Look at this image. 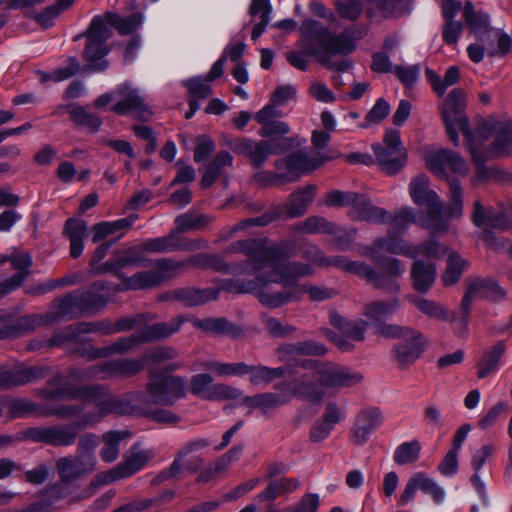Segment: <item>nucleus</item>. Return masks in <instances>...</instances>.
<instances>
[{
  "mask_svg": "<svg viewBox=\"0 0 512 512\" xmlns=\"http://www.w3.org/2000/svg\"><path fill=\"white\" fill-rule=\"evenodd\" d=\"M48 388L41 392L45 400H84L95 402L93 409L86 411L80 419L73 424L53 425L47 427H34L25 432V437L33 442L44 443L54 447L72 446L81 430L94 427L103 418L112 412H124L123 403L108 396V388L101 384H88L69 386L65 383V377L56 374L47 382Z\"/></svg>",
  "mask_w": 512,
  "mask_h": 512,
  "instance_id": "1",
  "label": "nucleus"
},
{
  "mask_svg": "<svg viewBox=\"0 0 512 512\" xmlns=\"http://www.w3.org/2000/svg\"><path fill=\"white\" fill-rule=\"evenodd\" d=\"M286 259L273 261L266 270L256 273L254 279L230 280L225 288L231 293L256 294L259 302L270 309L296 302L295 283L302 277L312 275L314 270L310 264Z\"/></svg>",
  "mask_w": 512,
  "mask_h": 512,
  "instance_id": "2",
  "label": "nucleus"
},
{
  "mask_svg": "<svg viewBox=\"0 0 512 512\" xmlns=\"http://www.w3.org/2000/svg\"><path fill=\"white\" fill-rule=\"evenodd\" d=\"M242 254L247 260L232 267L233 273L242 274L251 272L253 274L266 270L270 263L278 258H290L296 254L292 249V243L284 241L281 244H268L266 239H246L232 242L224 251V256Z\"/></svg>",
  "mask_w": 512,
  "mask_h": 512,
  "instance_id": "3",
  "label": "nucleus"
},
{
  "mask_svg": "<svg viewBox=\"0 0 512 512\" xmlns=\"http://www.w3.org/2000/svg\"><path fill=\"white\" fill-rule=\"evenodd\" d=\"M186 321V317L178 315L168 322L155 323L144 327L137 333L120 337L107 346L97 348L90 345L88 348H84L83 351H79V353L88 360L102 359L113 355H123L144 343L170 337L176 333Z\"/></svg>",
  "mask_w": 512,
  "mask_h": 512,
  "instance_id": "4",
  "label": "nucleus"
},
{
  "mask_svg": "<svg viewBox=\"0 0 512 512\" xmlns=\"http://www.w3.org/2000/svg\"><path fill=\"white\" fill-rule=\"evenodd\" d=\"M428 169L437 177L449 181L450 204L447 209L449 218H459L463 209V190L458 180H449L448 170L458 176H466L469 167L459 153L440 149L426 154Z\"/></svg>",
  "mask_w": 512,
  "mask_h": 512,
  "instance_id": "5",
  "label": "nucleus"
},
{
  "mask_svg": "<svg viewBox=\"0 0 512 512\" xmlns=\"http://www.w3.org/2000/svg\"><path fill=\"white\" fill-rule=\"evenodd\" d=\"M467 106L466 93L461 88H453L441 105V118L447 135L455 146L459 144L458 130H460L474 152V132L470 130L469 119L465 114Z\"/></svg>",
  "mask_w": 512,
  "mask_h": 512,
  "instance_id": "6",
  "label": "nucleus"
},
{
  "mask_svg": "<svg viewBox=\"0 0 512 512\" xmlns=\"http://www.w3.org/2000/svg\"><path fill=\"white\" fill-rule=\"evenodd\" d=\"M315 187L308 185L305 188L292 193L285 206H274L261 216L243 220L230 231L233 234L250 226H266L279 218H296L302 216L313 201Z\"/></svg>",
  "mask_w": 512,
  "mask_h": 512,
  "instance_id": "7",
  "label": "nucleus"
},
{
  "mask_svg": "<svg viewBox=\"0 0 512 512\" xmlns=\"http://www.w3.org/2000/svg\"><path fill=\"white\" fill-rule=\"evenodd\" d=\"M410 196L417 205L427 207L428 214L421 226L435 232L448 230V222L443 218V205L439 196L429 189V179L424 174H419L411 180L409 186Z\"/></svg>",
  "mask_w": 512,
  "mask_h": 512,
  "instance_id": "8",
  "label": "nucleus"
},
{
  "mask_svg": "<svg viewBox=\"0 0 512 512\" xmlns=\"http://www.w3.org/2000/svg\"><path fill=\"white\" fill-rule=\"evenodd\" d=\"M303 368V372L299 373L291 381H283L277 383L275 389H285L289 396V402L293 398L319 403L324 396V392L319 384V374L317 362L313 360H305L299 364Z\"/></svg>",
  "mask_w": 512,
  "mask_h": 512,
  "instance_id": "9",
  "label": "nucleus"
},
{
  "mask_svg": "<svg viewBox=\"0 0 512 512\" xmlns=\"http://www.w3.org/2000/svg\"><path fill=\"white\" fill-rule=\"evenodd\" d=\"M111 37V31L100 16H95L87 32V44L83 58L88 63L86 70L101 72L107 69L108 61L105 56L109 53L106 41Z\"/></svg>",
  "mask_w": 512,
  "mask_h": 512,
  "instance_id": "10",
  "label": "nucleus"
},
{
  "mask_svg": "<svg viewBox=\"0 0 512 512\" xmlns=\"http://www.w3.org/2000/svg\"><path fill=\"white\" fill-rule=\"evenodd\" d=\"M145 396L156 406L170 407L186 395V380L181 376L150 373Z\"/></svg>",
  "mask_w": 512,
  "mask_h": 512,
  "instance_id": "11",
  "label": "nucleus"
},
{
  "mask_svg": "<svg viewBox=\"0 0 512 512\" xmlns=\"http://www.w3.org/2000/svg\"><path fill=\"white\" fill-rule=\"evenodd\" d=\"M476 143L485 149L487 156L512 152V122H486L474 132Z\"/></svg>",
  "mask_w": 512,
  "mask_h": 512,
  "instance_id": "12",
  "label": "nucleus"
},
{
  "mask_svg": "<svg viewBox=\"0 0 512 512\" xmlns=\"http://www.w3.org/2000/svg\"><path fill=\"white\" fill-rule=\"evenodd\" d=\"M296 142L294 138H286L281 144L274 140H253L250 138H237L229 147L241 156L247 158L254 168L261 167L272 154H279Z\"/></svg>",
  "mask_w": 512,
  "mask_h": 512,
  "instance_id": "13",
  "label": "nucleus"
},
{
  "mask_svg": "<svg viewBox=\"0 0 512 512\" xmlns=\"http://www.w3.org/2000/svg\"><path fill=\"white\" fill-rule=\"evenodd\" d=\"M326 205L350 206L359 219L374 223L385 222L388 215V211L374 206L364 195L355 192L332 191L327 195Z\"/></svg>",
  "mask_w": 512,
  "mask_h": 512,
  "instance_id": "14",
  "label": "nucleus"
},
{
  "mask_svg": "<svg viewBox=\"0 0 512 512\" xmlns=\"http://www.w3.org/2000/svg\"><path fill=\"white\" fill-rule=\"evenodd\" d=\"M106 398L120 400L125 409L124 412H112V414H140L158 423L175 424L180 421V417L172 411L165 409H152L151 402L143 392H132L122 396H114L108 391Z\"/></svg>",
  "mask_w": 512,
  "mask_h": 512,
  "instance_id": "15",
  "label": "nucleus"
},
{
  "mask_svg": "<svg viewBox=\"0 0 512 512\" xmlns=\"http://www.w3.org/2000/svg\"><path fill=\"white\" fill-rule=\"evenodd\" d=\"M116 103L110 110L119 115L132 114L139 120H148L152 113L138 88L125 82L115 88Z\"/></svg>",
  "mask_w": 512,
  "mask_h": 512,
  "instance_id": "16",
  "label": "nucleus"
},
{
  "mask_svg": "<svg viewBox=\"0 0 512 512\" xmlns=\"http://www.w3.org/2000/svg\"><path fill=\"white\" fill-rule=\"evenodd\" d=\"M373 150L379 165L387 174L397 173L406 162L400 132L396 129H388L384 135V146L374 145Z\"/></svg>",
  "mask_w": 512,
  "mask_h": 512,
  "instance_id": "17",
  "label": "nucleus"
},
{
  "mask_svg": "<svg viewBox=\"0 0 512 512\" xmlns=\"http://www.w3.org/2000/svg\"><path fill=\"white\" fill-rule=\"evenodd\" d=\"M384 416L378 407L361 409L353 420L350 428V440L359 447L364 446L371 435L383 424Z\"/></svg>",
  "mask_w": 512,
  "mask_h": 512,
  "instance_id": "18",
  "label": "nucleus"
},
{
  "mask_svg": "<svg viewBox=\"0 0 512 512\" xmlns=\"http://www.w3.org/2000/svg\"><path fill=\"white\" fill-rule=\"evenodd\" d=\"M319 384L324 388H343L360 383L362 374L344 366L318 363Z\"/></svg>",
  "mask_w": 512,
  "mask_h": 512,
  "instance_id": "19",
  "label": "nucleus"
},
{
  "mask_svg": "<svg viewBox=\"0 0 512 512\" xmlns=\"http://www.w3.org/2000/svg\"><path fill=\"white\" fill-rule=\"evenodd\" d=\"M418 489L424 493L430 494L436 504H442L445 500V490L443 487L425 473L417 472L408 479L399 497L398 505L403 507L413 501Z\"/></svg>",
  "mask_w": 512,
  "mask_h": 512,
  "instance_id": "20",
  "label": "nucleus"
},
{
  "mask_svg": "<svg viewBox=\"0 0 512 512\" xmlns=\"http://www.w3.org/2000/svg\"><path fill=\"white\" fill-rule=\"evenodd\" d=\"M86 313L85 306L81 299L80 289L54 299L49 311L46 312L50 324L61 320H73Z\"/></svg>",
  "mask_w": 512,
  "mask_h": 512,
  "instance_id": "21",
  "label": "nucleus"
},
{
  "mask_svg": "<svg viewBox=\"0 0 512 512\" xmlns=\"http://www.w3.org/2000/svg\"><path fill=\"white\" fill-rule=\"evenodd\" d=\"M366 34L367 28L360 26L349 27L338 35L331 34L329 31V36L324 41L322 48L317 50L329 56L347 55L356 49V42L364 38Z\"/></svg>",
  "mask_w": 512,
  "mask_h": 512,
  "instance_id": "22",
  "label": "nucleus"
},
{
  "mask_svg": "<svg viewBox=\"0 0 512 512\" xmlns=\"http://www.w3.org/2000/svg\"><path fill=\"white\" fill-rule=\"evenodd\" d=\"M346 411L336 402L330 401L326 404L324 411L319 419L312 425L309 433V439L313 443H319L326 440L335 426L344 421Z\"/></svg>",
  "mask_w": 512,
  "mask_h": 512,
  "instance_id": "23",
  "label": "nucleus"
},
{
  "mask_svg": "<svg viewBox=\"0 0 512 512\" xmlns=\"http://www.w3.org/2000/svg\"><path fill=\"white\" fill-rule=\"evenodd\" d=\"M327 158L320 152H308L306 150H298L287 155L285 158L279 159L275 163L278 170L286 169L289 173H308L320 167Z\"/></svg>",
  "mask_w": 512,
  "mask_h": 512,
  "instance_id": "24",
  "label": "nucleus"
},
{
  "mask_svg": "<svg viewBox=\"0 0 512 512\" xmlns=\"http://www.w3.org/2000/svg\"><path fill=\"white\" fill-rule=\"evenodd\" d=\"M394 234V232L389 231L387 237L375 239L373 243L365 249L364 254L369 256L374 263H379L381 251L416 258V248Z\"/></svg>",
  "mask_w": 512,
  "mask_h": 512,
  "instance_id": "25",
  "label": "nucleus"
},
{
  "mask_svg": "<svg viewBox=\"0 0 512 512\" xmlns=\"http://www.w3.org/2000/svg\"><path fill=\"white\" fill-rule=\"evenodd\" d=\"M427 347L423 334L412 330V334L405 336L393 346V355L400 368H404L416 361Z\"/></svg>",
  "mask_w": 512,
  "mask_h": 512,
  "instance_id": "26",
  "label": "nucleus"
},
{
  "mask_svg": "<svg viewBox=\"0 0 512 512\" xmlns=\"http://www.w3.org/2000/svg\"><path fill=\"white\" fill-rule=\"evenodd\" d=\"M218 297L219 290L215 288L182 287L162 294L160 299L162 301H178L186 307H195L217 300Z\"/></svg>",
  "mask_w": 512,
  "mask_h": 512,
  "instance_id": "27",
  "label": "nucleus"
},
{
  "mask_svg": "<svg viewBox=\"0 0 512 512\" xmlns=\"http://www.w3.org/2000/svg\"><path fill=\"white\" fill-rule=\"evenodd\" d=\"M56 468L61 480L72 482L93 473L96 464L93 463L91 457L83 458L76 454L75 456L59 458L56 462Z\"/></svg>",
  "mask_w": 512,
  "mask_h": 512,
  "instance_id": "28",
  "label": "nucleus"
},
{
  "mask_svg": "<svg viewBox=\"0 0 512 512\" xmlns=\"http://www.w3.org/2000/svg\"><path fill=\"white\" fill-rule=\"evenodd\" d=\"M206 246L207 242L204 240L199 243L183 244L179 239L178 232L174 231L163 237L145 240L140 244V249L151 253H168L176 250H194Z\"/></svg>",
  "mask_w": 512,
  "mask_h": 512,
  "instance_id": "29",
  "label": "nucleus"
},
{
  "mask_svg": "<svg viewBox=\"0 0 512 512\" xmlns=\"http://www.w3.org/2000/svg\"><path fill=\"white\" fill-rule=\"evenodd\" d=\"M474 36L477 40L476 42L487 50L488 56H505L511 52L512 39L509 34L500 28L493 27Z\"/></svg>",
  "mask_w": 512,
  "mask_h": 512,
  "instance_id": "30",
  "label": "nucleus"
},
{
  "mask_svg": "<svg viewBox=\"0 0 512 512\" xmlns=\"http://www.w3.org/2000/svg\"><path fill=\"white\" fill-rule=\"evenodd\" d=\"M153 456V450L143 449L141 443L136 442L123 456V459L118 463V466L126 479L145 468Z\"/></svg>",
  "mask_w": 512,
  "mask_h": 512,
  "instance_id": "31",
  "label": "nucleus"
},
{
  "mask_svg": "<svg viewBox=\"0 0 512 512\" xmlns=\"http://www.w3.org/2000/svg\"><path fill=\"white\" fill-rule=\"evenodd\" d=\"M45 369L39 366L16 370H0V389L25 385L44 377Z\"/></svg>",
  "mask_w": 512,
  "mask_h": 512,
  "instance_id": "32",
  "label": "nucleus"
},
{
  "mask_svg": "<svg viewBox=\"0 0 512 512\" xmlns=\"http://www.w3.org/2000/svg\"><path fill=\"white\" fill-rule=\"evenodd\" d=\"M506 350V344L503 340L497 341L493 346L485 349L475 366L477 368V377L484 379L490 374L496 373L501 366V358Z\"/></svg>",
  "mask_w": 512,
  "mask_h": 512,
  "instance_id": "33",
  "label": "nucleus"
},
{
  "mask_svg": "<svg viewBox=\"0 0 512 512\" xmlns=\"http://www.w3.org/2000/svg\"><path fill=\"white\" fill-rule=\"evenodd\" d=\"M110 289L107 281L101 280L92 283L88 289L81 290V299L86 312L102 310L109 302V294L105 291Z\"/></svg>",
  "mask_w": 512,
  "mask_h": 512,
  "instance_id": "34",
  "label": "nucleus"
},
{
  "mask_svg": "<svg viewBox=\"0 0 512 512\" xmlns=\"http://www.w3.org/2000/svg\"><path fill=\"white\" fill-rule=\"evenodd\" d=\"M413 288L419 293H426L432 287L437 269L435 264L423 260H415L411 266Z\"/></svg>",
  "mask_w": 512,
  "mask_h": 512,
  "instance_id": "35",
  "label": "nucleus"
},
{
  "mask_svg": "<svg viewBox=\"0 0 512 512\" xmlns=\"http://www.w3.org/2000/svg\"><path fill=\"white\" fill-rule=\"evenodd\" d=\"M327 352L324 345L313 341H302L296 343H288L277 349L278 358L282 362L290 361L291 357L297 355H316L322 356Z\"/></svg>",
  "mask_w": 512,
  "mask_h": 512,
  "instance_id": "36",
  "label": "nucleus"
},
{
  "mask_svg": "<svg viewBox=\"0 0 512 512\" xmlns=\"http://www.w3.org/2000/svg\"><path fill=\"white\" fill-rule=\"evenodd\" d=\"M472 221L477 227L485 229L505 230L509 227V220L504 212L486 211L479 200L474 202Z\"/></svg>",
  "mask_w": 512,
  "mask_h": 512,
  "instance_id": "37",
  "label": "nucleus"
},
{
  "mask_svg": "<svg viewBox=\"0 0 512 512\" xmlns=\"http://www.w3.org/2000/svg\"><path fill=\"white\" fill-rule=\"evenodd\" d=\"M276 390L278 393L265 392L254 396H246L243 403L249 408H258L264 412L290 403L285 389Z\"/></svg>",
  "mask_w": 512,
  "mask_h": 512,
  "instance_id": "38",
  "label": "nucleus"
},
{
  "mask_svg": "<svg viewBox=\"0 0 512 512\" xmlns=\"http://www.w3.org/2000/svg\"><path fill=\"white\" fill-rule=\"evenodd\" d=\"M330 323L333 327L350 340L364 341L365 332L369 323L365 320H347L336 312L330 314Z\"/></svg>",
  "mask_w": 512,
  "mask_h": 512,
  "instance_id": "39",
  "label": "nucleus"
},
{
  "mask_svg": "<svg viewBox=\"0 0 512 512\" xmlns=\"http://www.w3.org/2000/svg\"><path fill=\"white\" fill-rule=\"evenodd\" d=\"M86 232L87 224L83 219L70 218L65 223L63 233L70 241V256L74 259L83 253V238Z\"/></svg>",
  "mask_w": 512,
  "mask_h": 512,
  "instance_id": "40",
  "label": "nucleus"
},
{
  "mask_svg": "<svg viewBox=\"0 0 512 512\" xmlns=\"http://www.w3.org/2000/svg\"><path fill=\"white\" fill-rule=\"evenodd\" d=\"M192 324L195 328L212 334L227 335L233 338H237L242 334L240 327L231 324L225 318H196L192 320Z\"/></svg>",
  "mask_w": 512,
  "mask_h": 512,
  "instance_id": "41",
  "label": "nucleus"
},
{
  "mask_svg": "<svg viewBox=\"0 0 512 512\" xmlns=\"http://www.w3.org/2000/svg\"><path fill=\"white\" fill-rule=\"evenodd\" d=\"M73 345L77 346L74 352L82 355L79 351H83L84 348H88L91 344L86 343L80 333L78 332L77 323L65 327L63 330L56 332L51 338L47 339V347L53 348L58 346Z\"/></svg>",
  "mask_w": 512,
  "mask_h": 512,
  "instance_id": "42",
  "label": "nucleus"
},
{
  "mask_svg": "<svg viewBox=\"0 0 512 512\" xmlns=\"http://www.w3.org/2000/svg\"><path fill=\"white\" fill-rule=\"evenodd\" d=\"M131 437L127 430H111L102 435L103 445L100 449V457L105 463L116 461L120 454V443L126 438Z\"/></svg>",
  "mask_w": 512,
  "mask_h": 512,
  "instance_id": "43",
  "label": "nucleus"
},
{
  "mask_svg": "<svg viewBox=\"0 0 512 512\" xmlns=\"http://www.w3.org/2000/svg\"><path fill=\"white\" fill-rule=\"evenodd\" d=\"M233 157L227 151H220L216 156L205 166L203 176L201 179V186L203 188L210 187L217 179L224 173L226 167H232Z\"/></svg>",
  "mask_w": 512,
  "mask_h": 512,
  "instance_id": "44",
  "label": "nucleus"
},
{
  "mask_svg": "<svg viewBox=\"0 0 512 512\" xmlns=\"http://www.w3.org/2000/svg\"><path fill=\"white\" fill-rule=\"evenodd\" d=\"M425 75L428 82L431 84L433 91L439 97H442L449 87L457 84L460 80V70L457 66H450L445 71L443 77H440L430 68L425 70Z\"/></svg>",
  "mask_w": 512,
  "mask_h": 512,
  "instance_id": "45",
  "label": "nucleus"
},
{
  "mask_svg": "<svg viewBox=\"0 0 512 512\" xmlns=\"http://www.w3.org/2000/svg\"><path fill=\"white\" fill-rule=\"evenodd\" d=\"M409 300L423 314L442 321L454 322L456 314L449 312L443 305L426 298L410 297Z\"/></svg>",
  "mask_w": 512,
  "mask_h": 512,
  "instance_id": "46",
  "label": "nucleus"
},
{
  "mask_svg": "<svg viewBox=\"0 0 512 512\" xmlns=\"http://www.w3.org/2000/svg\"><path fill=\"white\" fill-rule=\"evenodd\" d=\"M367 18L374 23L398 17L395 0H368Z\"/></svg>",
  "mask_w": 512,
  "mask_h": 512,
  "instance_id": "47",
  "label": "nucleus"
},
{
  "mask_svg": "<svg viewBox=\"0 0 512 512\" xmlns=\"http://www.w3.org/2000/svg\"><path fill=\"white\" fill-rule=\"evenodd\" d=\"M463 18L468 29L473 35L493 28L490 24V17L483 11H476L471 1H466L463 9Z\"/></svg>",
  "mask_w": 512,
  "mask_h": 512,
  "instance_id": "48",
  "label": "nucleus"
},
{
  "mask_svg": "<svg viewBox=\"0 0 512 512\" xmlns=\"http://www.w3.org/2000/svg\"><path fill=\"white\" fill-rule=\"evenodd\" d=\"M272 6L269 0H252L249 13L252 17L259 15V22H257L252 30V40H257L266 30L267 25L270 22V14Z\"/></svg>",
  "mask_w": 512,
  "mask_h": 512,
  "instance_id": "49",
  "label": "nucleus"
},
{
  "mask_svg": "<svg viewBox=\"0 0 512 512\" xmlns=\"http://www.w3.org/2000/svg\"><path fill=\"white\" fill-rule=\"evenodd\" d=\"M470 285L477 296L490 301H502L507 295L506 291L491 278H479L471 282Z\"/></svg>",
  "mask_w": 512,
  "mask_h": 512,
  "instance_id": "50",
  "label": "nucleus"
},
{
  "mask_svg": "<svg viewBox=\"0 0 512 512\" xmlns=\"http://www.w3.org/2000/svg\"><path fill=\"white\" fill-rule=\"evenodd\" d=\"M75 0H56L40 12L33 13L32 18L44 29L52 27L59 15L69 9Z\"/></svg>",
  "mask_w": 512,
  "mask_h": 512,
  "instance_id": "51",
  "label": "nucleus"
},
{
  "mask_svg": "<svg viewBox=\"0 0 512 512\" xmlns=\"http://www.w3.org/2000/svg\"><path fill=\"white\" fill-rule=\"evenodd\" d=\"M357 275L373 283L376 288L384 289L389 293H397L400 290V284L396 280L386 279L384 275L378 273L372 266L364 262H362L358 269Z\"/></svg>",
  "mask_w": 512,
  "mask_h": 512,
  "instance_id": "52",
  "label": "nucleus"
},
{
  "mask_svg": "<svg viewBox=\"0 0 512 512\" xmlns=\"http://www.w3.org/2000/svg\"><path fill=\"white\" fill-rule=\"evenodd\" d=\"M285 372L282 367L270 368L264 365H248L247 369L249 381L253 385L269 384L273 380L283 377Z\"/></svg>",
  "mask_w": 512,
  "mask_h": 512,
  "instance_id": "53",
  "label": "nucleus"
},
{
  "mask_svg": "<svg viewBox=\"0 0 512 512\" xmlns=\"http://www.w3.org/2000/svg\"><path fill=\"white\" fill-rule=\"evenodd\" d=\"M144 266L153 268L154 272L160 276V284H162L166 279L176 276L179 271L186 267V263L162 258L155 261L147 260Z\"/></svg>",
  "mask_w": 512,
  "mask_h": 512,
  "instance_id": "54",
  "label": "nucleus"
},
{
  "mask_svg": "<svg viewBox=\"0 0 512 512\" xmlns=\"http://www.w3.org/2000/svg\"><path fill=\"white\" fill-rule=\"evenodd\" d=\"M400 306L398 298H392L387 301H374L366 305L364 316L373 322H378L382 318L393 314Z\"/></svg>",
  "mask_w": 512,
  "mask_h": 512,
  "instance_id": "55",
  "label": "nucleus"
},
{
  "mask_svg": "<svg viewBox=\"0 0 512 512\" xmlns=\"http://www.w3.org/2000/svg\"><path fill=\"white\" fill-rule=\"evenodd\" d=\"M51 325L46 313L30 314L22 317H13L15 338L35 330L37 327Z\"/></svg>",
  "mask_w": 512,
  "mask_h": 512,
  "instance_id": "56",
  "label": "nucleus"
},
{
  "mask_svg": "<svg viewBox=\"0 0 512 512\" xmlns=\"http://www.w3.org/2000/svg\"><path fill=\"white\" fill-rule=\"evenodd\" d=\"M69 115L76 125L82 126L92 133L99 131L102 119L95 113L87 111L82 106H73L69 109Z\"/></svg>",
  "mask_w": 512,
  "mask_h": 512,
  "instance_id": "57",
  "label": "nucleus"
},
{
  "mask_svg": "<svg viewBox=\"0 0 512 512\" xmlns=\"http://www.w3.org/2000/svg\"><path fill=\"white\" fill-rule=\"evenodd\" d=\"M202 367L217 376H243L247 374L248 364L244 362L223 363L218 361H206L202 363Z\"/></svg>",
  "mask_w": 512,
  "mask_h": 512,
  "instance_id": "58",
  "label": "nucleus"
},
{
  "mask_svg": "<svg viewBox=\"0 0 512 512\" xmlns=\"http://www.w3.org/2000/svg\"><path fill=\"white\" fill-rule=\"evenodd\" d=\"M243 451V446H235L225 453L219 460H217L212 467H208L199 476L200 481H209L218 473L225 470L232 462L236 461Z\"/></svg>",
  "mask_w": 512,
  "mask_h": 512,
  "instance_id": "59",
  "label": "nucleus"
},
{
  "mask_svg": "<svg viewBox=\"0 0 512 512\" xmlns=\"http://www.w3.org/2000/svg\"><path fill=\"white\" fill-rule=\"evenodd\" d=\"M160 285V276L154 269L139 271L132 276H127L126 287L131 290H143Z\"/></svg>",
  "mask_w": 512,
  "mask_h": 512,
  "instance_id": "60",
  "label": "nucleus"
},
{
  "mask_svg": "<svg viewBox=\"0 0 512 512\" xmlns=\"http://www.w3.org/2000/svg\"><path fill=\"white\" fill-rule=\"evenodd\" d=\"M468 263L457 253H450L447 260V267L441 276L442 283L445 286H451L457 283Z\"/></svg>",
  "mask_w": 512,
  "mask_h": 512,
  "instance_id": "61",
  "label": "nucleus"
},
{
  "mask_svg": "<svg viewBox=\"0 0 512 512\" xmlns=\"http://www.w3.org/2000/svg\"><path fill=\"white\" fill-rule=\"evenodd\" d=\"M421 445L417 440L400 444L394 451L393 460L398 465H407L419 459Z\"/></svg>",
  "mask_w": 512,
  "mask_h": 512,
  "instance_id": "62",
  "label": "nucleus"
},
{
  "mask_svg": "<svg viewBox=\"0 0 512 512\" xmlns=\"http://www.w3.org/2000/svg\"><path fill=\"white\" fill-rule=\"evenodd\" d=\"M294 230L305 234L336 233L334 230V224L319 216L306 218L303 222L295 226Z\"/></svg>",
  "mask_w": 512,
  "mask_h": 512,
  "instance_id": "63",
  "label": "nucleus"
},
{
  "mask_svg": "<svg viewBox=\"0 0 512 512\" xmlns=\"http://www.w3.org/2000/svg\"><path fill=\"white\" fill-rule=\"evenodd\" d=\"M211 222V218L205 214L187 212L176 217L177 232L197 230Z\"/></svg>",
  "mask_w": 512,
  "mask_h": 512,
  "instance_id": "64",
  "label": "nucleus"
}]
</instances>
